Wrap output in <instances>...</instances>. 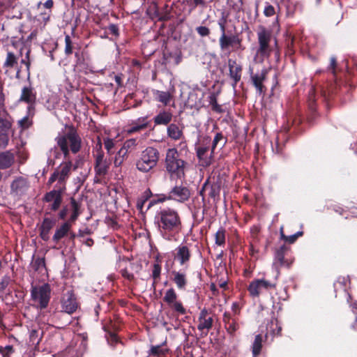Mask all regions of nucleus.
Wrapping results in <instances>:
<instances>
[{"mask_svg": "<svg viewBox=\"0 0 357 357\" xmlns=\"http://www.w3.org/2000/svg\"><path fill=\"white\" fill-rule=\"evenodd\" d=\"M219 45L222 51L227 50L230 47H234L236 50L244 49L242 47V39L237 35L221 34L219 38Z\"/></svg>", "mask_w": 357, "mask_h": 357, "instance_id": "nucleus-14", "label": "nucleus"}, {"mask_svg": "<svg viewBox=\"0 0 357 357\" xmlns=\"http://www.w3.org/2000/svg\"><path fill=\"white\" fill-rule=\"evenodd\" d=\"M168 200H172V199L169 197V192L167 195H161L158 199H152L150 202V205L162 203Z\"/></svg>", "mask_w": 357, "mask_h": 357, "instance_id": "nucleus-56", "label": "nucleus"}, {"mask_svg": "<svg viewBox=\"0 0 357 357\" xmlns=\"http://www.w3.org/2000/svg\"><path fill=\"white\" fill-rule=\"evenodd\" d=\"M18 123L22 128L25 129L28 128L32 123L28 116H24L19 121Z\"/></svg>", "mask_w": 357, "mask_h": 357, "instance_id": "nucleus-59", "label": "nucleus"}, {"mask_svg": "<svg viewBox=\"0 0 357 357\" xmlns=\"http://www.w3.org/2000/svg\"><path fill=\"white\" fill-rule=\"evenodd\" d=\"M167 136L174 140H179L183 135V130L175 123H169L167 128Z\"/></svg>", "mask_w": 357, "mask_h": 357, "instance_id": "nucleus-32", "label": "nucleus"}, {"mask_svg": "<svg viewBox=\"0 0 357 357\" xmlns=\"http://www.w3.org/2000/svg\"><path fill=\"white\" fill-rule=\"evenodd\" d=\"M29 54H30V51H28L26 54L25 59H22L21 60V63H23L26 66L28 79L30 77V67H31V61L29 60Z\"/></svg>", "mask_w": 357, "mask_h": 357, "instance_id": "nucleus-54", "label": "nucleus"}, {"mask_svg": "<svg viewBox=\"0 0 357 357\" xmlns=\"http://www.w3.org/2000/svg\"><path fill=\"white\" fill-rule=\"evenodd\" d=\"M137 145V139L132 138V139H127L124 142L123 148L124 149H126V151H128L129 150L132 151V149H134L135 148V146Z\"/></svg>", "mask_w": 357, "mask_h": 357, "instance_id": "nucleus-51", "label": "nucleus"}, {"mask_svg": "<svg viewBox=\"0 0 357 357\" xmlns=\"http://www.w3.org/2000/svg\"><path fill=\"white\" fill-rule=\"evenodd\" d=\"M93 156L95 158L94 171L96 176L104 177L109 171L111 161L109 159L105 157V153L102 150L101 143L96 145V151Z\"/></svg>", "mask_w": 357, "mask_h": 357, "instance_id": "nucleus-8", "label": "nucleus"}, {"mask_svg": "<svg viewBox=\"0 0 357 357\" xmlns=\"http://www.w3.org/2000/svg\"><path fill=\"white\" fill-rule=\"evenodd\" d=\"M264 14L266 17L273 16L275 14V8L268 3H266L264 10Z\"/></svg>", "mask_w": 357, "mask_h": 357, "instance_id": "nucleus-55", "label": "nucleus"}, {"mask_svg": "<svg viewBox=\"0 0 357 357\" xmlns=\"http://www.w3.org/2000/svg\"><path fill=\"white\" fill-rule=\"evenodd\" d=\"M36 100V93L31 86H24L22 89V93L19 101L25 102L29 105H33Z\"/></svg>", "mask_w": 357, "mask_h": 357, "instance_id": "nucleus-23", "label": "nucleus"}, {"mask_svg": "<svg viewBox=\"0 0 357 357\" xmlns=\"http://www.w3.org/2000/svg\"><path fill=\"white\" fill-rule=\"evenodd\" d=\"M70 204L72 210V213L68 221H70L71 223H74L81 214V202L77 201L74 197H70Z\"/></svg>", "mask_w": 357, "mask_h": 357, "instance_id": "nucleus-31", "label": "nucleus"}, {"mask_svg": "<svg viewBox=\"0 0 357 357\" xmlns=\"http://www.w3.org/2000/svg\"><path fill=\"white\" fill-rule=\"evenodd\" d=\"M73 223L70 221L64 222L59 227H58L52 237V241L57 243L61 239L67 236L71 229Z\"/></svg>", "mask_w": 357, "mask_h": 357, "instance_id": "nucleus-25", "label": "nucleus"}, {"mask_svg": "<svg viewBox=\"0 0 357 357\" xmlns=\"http://www.w3.org/2000/svg\"><path fill=\"white\" fill-rule=\"evenodd\" d=\"M316 101H317V100H316L315 90L313 87H312L309 91L308 98H307V105H308V110H309V114L307 116V121L310 123H312L313 121L317 117Z\"/></svg>", "mask_w": 357, "mask_h": 357, "instance_id": "nucleus-20", "label": "nucleus"}, {"mask_svg": "<svg viewBox=\"0 0 357 357\" xmlns=\"http://www.w3.org/2000/svg\"><path fill=\"white\" fill-rule=\"evenodd\" d=\"M250 79L252 85L256 89L257 93L260 95H264L267 91L266 87L264 84V82L267 79L268 70L266 68H263L260 73H257L254 74L252 69H250Z\"/></svg>", "mask_w": 357, "mask_h": 357, "instance_id": "nucleus-13", "label": "nucleus"}, {"mask_svg": "<svg viewBox=\"0 0 357 357\" xmlns=\"http://www.w3.org/2000/svg\"><path fill=\"white\" fill-rule=\"evenodd\" d=\"M77 307L76 298L73 294L70 295L67 299H64L61 303L62 311L69 314L75 312Z\"/></svg>", "mask_w": 357, "mask_h": 357, "instance_id": "nucleus-29", "label": "nucleus"}, {"mask_svg": "<svg viewBox=\"0 0 357 357\" xmlns=\"http://www.w3.org/2000/svg\"><path fill=\"white\" fill-rule=\"evenodd\" d=\"M208 99L209 104L211 105V108L213 112H215L218 114H222L224 112L222 106L218 103L217 96L214 93L209 96Z\"/></svg>", "mask_w": 357, "mask_h": 357, "instance_id": "nucleus-43", "label": "nucleus"}, {"mask_svg": "<svg viewBox=\"0 0 357 357\" xmlns=\"http://www.w3.org/2000/svg\"><path fill=\"white\" fill-rule=\"evenodd\" d=\"M33 257L32 267L35 271L42 273L43 270H47L45 257H35L34 256Z\"/></svg>", "mask_w": 357, "mask_h": 357, "instance_id": "nucleus-40", "label": "nucleus"}, {"mask_svg": "<svg viewBox=\"0 0 357 357\" xmlns=\"http://www.w3.org/2000/svg\"><path fill=\"white\" fill-rule=\"evenodd\" d=\"M55 225V221L49 218H45L39 227L40 238L47 241L50 239V231Z\"/></svg>", "mask_w": 357, "mask_h": 357, "instance_id": "nucleus-26", "label": "nucleus"}, {"mask_svg": "<svg viewBox=\"0 0 357 357\" xmlns=\"http://www.w3.org/2000/svg\"><path fill=\"white\" fill-rule=\"evenodd\" d=\"M214 151L211 145L210 137H205L195 146L196 155L201 166L206 167L210 166L214 158Z\"/></svg>", "mask_w": 357, "mask_h": 357, "instance_id": "nucleus-7", "label": "nucleus"}, {"mask_svg": "<svg viewBox=\"0 0 357 357\" xmlns=\"http://www.w3.org/2000/svg\"><path fill=\"white\" fill-rule=\"evenodd\" d=\"M105 148L107 151L108 154L112 155L114 153L113 149L114 147V142L113 139L110 138H106L104 139Z\"/></svg>", "mask_w": 357, "mask_h": 357, "instance_id": "nucleus-53", "label": "nucleus"}, {"mask_svg": "<svg viewBox=\"0 0 357 357\" xmlns=\"http://www.w3.org/2000/svg\"><path fill=\"white\" fill-rule=\"evenodd\" d=\"M10 279L8 276H5L0 282V291H4L10 283Z\"/></svg>", "mask_w": 357, "mask_h": 357, "instance_id": "nucleus-63", "label": "nucleus"}, {"mask_svg": "<svg viewBox=\"0 0 357 357\" xmlns=\"http://www.w3.org/2000/svg\"><path fill=\"white\" fill-rule=\"evenodd\" d=\"M168 5L165 4L163 8V10L160 13L159 21L160 22H167L169 21L171 17V13L167 10Z\"/></svg>", "mask_w": 357, "mask_h": 357, "instance_id": "nucleus-48", "label": "nucleus"}, {"mask_svg": "<svg viewBox=\"0 0 357 357\" xmlns=\"http://www.w3.org/2000/svg\"><path fill=\"white\" fill-rule=\"evenodd\" d=\"M169 350L163 349L162 344L151 346L149 355L153 357H162L168 353Z\"/></svg>", "mask_w": 357, "mask_h": 357, "instance_id": "nucleus-39", "label": "nucleus"}, {"mask_svg": "<svg viewBox=\"0 0 357 357\" xmlns=\"http://www.w3.org/2000/svg\"><path fill=\"white\" fill-rule=\"evenodd\" d=\"M150 10L153 11V14H151V17L152 19L153 18H158V20L159 21V17H160V11L158 9V6L155 3H153V7H150Z\"/></svg>", "mask_w": 357, "mask_h": 357, "instance_id": "nucleus-61", "label": "nucleus"}, {"mask_svg": "<svg viewBox=\"0 0 357 357\" xmlns=\"http://www.w3.org/2000/svg\"><path fill=\"white\" fill-rule=\"evenodd\" d=\"M43 201L50 204L48 209L51 211L55 212L58 211L63 201L61 190H52L46 192L43 197Z\"/></svg>", "mask_w": 357, "mask_h": 357, "instance_id": "nucleus-12", "label": "nucleus"}, {"mask_svg": "<svg viewBox=\"0 0 357 357\" xmlns=\"http://www.w3.org/2000/svg\"><path fill=\"white\" fill-rule=\"evenodd\" d=\"M275 287V283H272L265 279H257L250 283L248 291L252 297L258 298L263 293L264 290L268 291Z\"/></svg>", "mask_w": 357, "mask_h": 357, "instance_id": "nucleus-9", "label": "nucleus"}, {"mask_svg": "<svg viewBox=\"0 0 357 357\" xmlns=\"http://www.w3.org/2000/svg\"><path fill=\"white\" fill-rule=\"evenodd\" d=\"M191 246V243H181L176 247L174 250V259L185 268L188 267L189 262L192 257Z\"/></svg>", "mask_w": 357, "mask_h": 357, "instance_id": "nucleus-10", "label": "nucleus"}, {"mask_svg": "<svg viewBox=\"0 0 357 357\" xmlns=\"http://www.w3.org/2000/svg\"><path fill=\"white\" fill-rule=\"evenodd\" d=\"M190 195L191 192L190 189L183 185H175L169 191V197L172 200L179 203L187 202L190 199Z\"/></svg>", "mask_w": 357, "mask_h": 357, "instance_id": "nucleus-15", "label": "nucleus"}, {"mask_svg": "<svg viewBox=\"0 0 357 357\" xmlns=\"http://www.w3.org/2000/svg\"><path fill=\"white\" fill-rule=\"evenodd\" d=\"M12 123L8 119L0 118V139L4 146L8 143V132L11 128Z\"/></svg>", "mask_w": 357, "mask_h": 357, "instance_id": "nucleus-27", "label": "nucleus"}, {"mask_svg": "<svg viewBox=\"0 0 357 357\" xmlns=\"http://www.w3.org/2000/svg\"><path fill=\"white\" fill-rule=\"evenodd\" d=\"M66 160V162H62L60 165L61 170L59 171L60 184H63L66 182L70 174V171L73 167V163L69 160V158Z\"/></svg>", "mask_w": 357, "mask_h": 357, "instance_id": "nucleus-30", "label": "nucleus"}, {"mask_svg": "<svg viewBox=\"0 0 357 357\" xmlns=\"http://www.w3.org/2000/svg\"><path fill=\"white\" fill-rule=\"evenodd\" d=\"M199 324L197 329L199 331H204L206 329L208 331L213 327V319L212 317L208 316V312L206 308L201 310L198 318Z\"/></svg>", "mask_w": 357, "mask_h": 357, "instance_id": "nucleus-21", "label": "nucleus"}, {"mask_svg": "<svg viewBox=\"0 0 357 357\" xmlns=\"http://www.w3.org/2000/svg\"><path fill=\"white\" fill-rule=\"evenodd\" d=\"M227 142V137H225L221 132H217L212 143L211 142L212 149H215L220 143L221 144V147H223L226 144Z\"/></svg>", "mask_w": 357, "mask_h": 357, "instance_id": "nucleus-42", "label": "nucleus"}, {"mask_svg": "<svg viewBox=\"0 0 357 357\" xmlns=\"http://www.w3.org/2000/svg\"><path fill=\"white\" fill-rule=\"evenodd\" d=\"M228 67L229 77L234 82L233 86H235L241 79L243 71L242 66L238 64L236 60L229 59L228 60Z\"/></svg>", "mask_w": 357, "mask_h": 357, "instance_id": "nucleus-19", "label": "nucleus"}, {"mask_svg": "<svg viewBox=\"0 0 357 357\" xmlns=\"http://www.w3.org/2000/svg\"><path fill=\"white\" fill-rule=\"evenodd\" d=\"M226 243V229L220 227L215 234V244L220 247H225Z\"/></svg>", "mask_w": 357, "mask_h": 357, "instance_id": "nucleus-37", "label": "nucleus"}, {"mask_svg": "<svg viewBox=\"0 0 357 357\" xmlns=\"http://www.w3.org/2000/svg\"><path fill=\"white\" fill-rule=\"evenodd\" d=\"M185 164L186 162L181 158V155L176 149L172 148L167 150L165 167L170 179L184 178Z\"/></svg>", "mask_w": 357, "mask_h": 357, "instance_id": "nucleus-3", "label": "nucleus"}, {"mask_svg": "<svg viewBox=\"0 0 357 357\" xmlns=\"http://www.w3.org/2000/svg\"><path fill=\"white\" fill-rule=\"evenodd\" d=\"M280 238L284 241L285 242L292 244L294 243L298 237H301L303 235V231H298L294 234L287 236L284 233L283 227H281L280 229Z\"/></svg>", "mask_w": 357, "mask_h": 357, "instance_id": "nucleus-36", "label": "nucleus"}, {"mask_svg": "<svg viewBox=\"0 0 357 357\" xmlns=\"http://www.w3.org/2000/svg\"><path fill=\"white\" fill-rule=\"evenodd\" d=\"M258 48L256 51L255 59H259L263 62L266 59H268L273 51L271 45L272 39V31L263 25L258 26L257 32Z\"/></svg>", "mask_w": 357, "mask_h": 357, "instance_id": "nucleus-4", "label": "nucleus"}, {"mask_svg": "<svg viewBox=\"0 0 357 357\" xmlns=\"http://www.w3.org/2000/svg\"><path fill=\"white\" fill-rule=\"evenodd\" d=\"M178 296L174 288H170L165 292L163 301L166 303L172 310L178 313L179 314H185L186 310L183 307L182 303L177 301Z\"/></svg>", "mask_w": 357, "mask_h": 357, "instance_id": "nucleus-11", "label": "nucleus"}, {"mask_svg": "<svg viewBox=\"0 0 357 357\" xmlns=\"http://www.w3.org/2000/svg\"><path fill=\"white\" fill-rule=\"evenodd\" d=\"M17 63V57L13 52H8L3 67L13 68Z\"/></svg>", "mask_w": 357, "mask_h": 357, "instance_id": "nucleus-44", "label": "nucleus"}, {"mask_svg": "<svg viewBox=\"0 0 357 357\" xmlns=\"http://www.w3.org/2000/svg\"><path fill=\"white\" fill-rule=\"evenodd\" d=\"M55 141L65 159L69 158L70 152L76 154L82 149V138L73 126H69L66 132L57 136Z\"/></svg>", "mask_w": 357, "mask_h": 357, "instance_id": "nucleus-2", "label": "nucleus"}, {"mask_svg": "<svg viewBox=\"0 0 357 357\" xmlns=\"http://www.w3.org/2000/svg\"><path fill=\"white\" fill-rule=\"evenodd\" d=\"M158 231L162 237L169 241L176 239L182 230L183 225L178 212L171 208H165L158 211L155 215Z\"/></svg>", "mask_w": 357, "mask_h": 357, "instance_id": "nucleus-1", "label": "nucleus"}, {"mask_svg": "<svg viewBox=\"0 0 357 357\" xmlns=\"http://www.w3.org/2000/svg\"><path fill=\"white\" fill-rule=\"evenodd\" d=\"M221 186V181L219 178H218L215 181H213L212 184L211 185L210 192L208 193L209 197L214 200L219 199Z\"/></svg>", "mask_w": 357, "mask_h": 357, "instance_id": "nucleus-35", "label": "nucleus"}, {"mask_svg": "<svg viewBox=\"0 0 357 357\" xmlns=\"http://www.w3.org/2000/svg\"><path fill=\"white\" fill-rule=\"evenodd\" d=\"M58 180V182L59 183V170H55L49 178V180L47 181V185H52L55 181Z\"/></svg>", "mask_w": 357, "mask_h": 357, "instance_id": "nucleus-62", "label": "nucleus"}, {"mask_svg": "<svg viewBox=\"0 0 357 357\" xmlns=\"http://www.w3.org/2000/svg\"><path fill=\"white\" fill-rule=\"evenodd\" d=\"M286 141L285 135L284 133L279 134L276 137L275 146H273V151L278 154H282L284 142Z\"/></svg>", "mask_w": 357, "mask_h": 357, "instance_id": "nucleus-38", "label": "nucleus"}, {"mask_svg": "<svg viewBox=\"0 0 357 357\" xmlns=\"http://www.w3.org/2000/svg\"><path fill=\"white\" fill-rule=\"evenodd\" d=\"M75 48L74 43L69 35L65 36V49L64 52L66 56H70L73 53Z\"/></svg>", "mask_w": 357, "mask_h": 357, "instance_id": "nucleus-45", "label": "nucleus"}, {"mask_svg": "<svg viewBox=\"0 0 357 357\" xmlns=\"http://www.w3.org/2000/svg\"><path fill=\"white\" fill-rule=\"evenodd\" d=\"M336 68H337V59L335 56H333L330 58V64L328 66V70L332 71L333 75L336 74Z\"/></svg>", "mask_w": 357, "mask_h": 357, "instance_id": "nucleus-58", "label": "nucleus"}, {"mask_svg": "<svg viewBox=\"0 0 357 357\" xmlns=\"http://www.w3.org/2000/svg\"><path fill=\"white\" fill-rule=\"evenodd\" d=\"M267 328L273 337L282 335V326L275 317H272L270 323L268 324Z\"/></svg>", "mask_w": 357, "mask_h": 357, "instance_id": "nucleus-33", "label": "nucleus"}, {"mask_svg": "<svg viewBox=\"0 0 357 357\" xmlns=\"http://www.w3.org/2000/svg\"><path fill=\"white\" fill-rule=\"evenodd\" d=\"M107 29L109 31V33L114 36L115 37L119 36V29L117 24H110Z\"/></svg>", "mask_w": 357, "mask_h": 357, "instance_id": "nucleus-57", "label": "nucleus"}, {"mask_svg": "<svg viewBox=\"0 0 357 357\" xmlns=\"http://www.w3.org/2000/svg\"><path fill=\"white\" fill-rule=\"evenodd\" d=\"M52 288L50 284L44 283L40 286L31 285V298L40 310L47 307L51 298Z\"/></svg>", "mask_w": 357, "mask_h": 357, "instance_id": "nucleus-6", "label": "nucleus"}, {"mask_svg": "<svg viewBox=\"0 0 357 357\" xmlns=\"http://www.w3.org/2000/svg\"><path fill=\"white\" fill-rule=\"evenodd\" d=\"M68 212V206H63L62 208V209L58 213L59 218L60 220H65L67 216Z\"/></svg>", "mask_w": 357, "mask_h": 357, "instance_id": "nucleus-64", "label": "nucleus"}, {"mask_svg": "<svg viewBox=\"0 0 357 357\" xmlns=\"http://www.w3.org/2000/svg\"><path fill=\"white\" fill-rule=\"evenodd\" d=\"M289 249L290 248L289 246L286 245H282L276 250L275 259L280 263V266L289 265L284 259V255L286 252L289 250Z\"/></svg>", "mask_w": 357, "mask_h": 357, "instance_id": "nucleus-34", "label": "nucleus"}, {"mask_svg": "<svg viewBox=\"0 0 357 357\" xmlns=\"http://www.w3.org/2000/svg\"><path fill=\"white\" fill-rule=\"evenodd\" d=\"M15 162V155L10 151H6L0 153V169H6L10 168Z\"/></svg>", "mask_w": 357, "mask_h": 357, "instance_id": "nucleus-28", "label": "nucleus"}, {"mask_svg": "<svg viewBox=\"0 0 357 357\" xmlns=\"http://www.w3.org/2000/svg\"><path fill=\"white\" fill-rule=\"evenodd\" d=\"M30 187L28 180L22 176L15 178L10 184L12 192L17 195H24Z\"/></svg>", "mask_w": 357, "mask_h": 357, "instance_id": "nucleus-16", "label": "nucleus"}, {"mask_svg": "<svg viewBox=\"0 0 357 357\" xmlns=\"http://www.w3.org/2000/svg\"><path fill=\"white\" fill-rule=\"evenodd\" d=\"M175 93L174 87L172 86L167 91L160 90H153V95L154 99L159 102H161L164 106H167L174 100Z\"/></svg>", "mask_w": 357, "mask_h": 357, "instance_id": "nucleus-17", "label": "nucleus"}, {"mask_svg": "<svg viewBox=\"0 0 357 357\" xmlns=\"http://www.w3.org/2000/svg\"><path fill=\"white\" fill-rule=\"evenodd\" d=\"M149 123H143L142 125H137L134 121L132 123L130 128L128 130V133L137 132L141 130H144L148 127Z\"/></svg>", "mask_w": 357, "mask_h": 357, "instance_id": "nucleus-49", "label": "nucleus"}, {"mask_svg": "<svg viewBox=\"0 0 357 357\" xmlns=\"http://www.w3.org/2000/svg\"><path fill=\"white\" fill-rule=\"evenodd\" d=\"M173 114L170 110L163 109L153 117L155 126H168L172 120Z\"/></svg>", "mask_w": 357, "mask_h": 357, "instance_id": "nucleus-24", "label": "nucleus"}, {"mask_svg": "<svg viewBox=\"0 0 357 357\" xmlns=\"http://www.w3.org/2000/svg\"><path fill=\"white\" fill-rule=\"evenodd\" d=\"M120 273L121 274L122 277L125 279L132 281L135 280V276L132 273H130L128 272L127 268H123L120 271Z\"/></svg>", "mask_w": 357, "mask_h": 357, "instance_id": "nucleus-60", "label": "nucleus"}, {"mask_svg": "<svg viewBox=\"0 0 357 357\" xmlns=\"http://www.w3.org/2000/svg\"><path fill=\"white\" fill-rule=\"evenodd\" d=\"M135 97V94L134 93H129L128 94L126 97H125V99H124V102L126 104L125 106L127 107V109H129L130 107H137V106H139L141 103V102H136L133 105H132L130 101L132 100V99H134Z\"/></svg>", "mask_w": 357, "mask_h": 357, "instance_id": "nucleus-50", "label": "nucleus"}, {"mask_svg": "<svg viewBox=\"0 0 357 357\" xmlns=\"http://www.w3.org/2000/svg\"><path fill=\"white\" fill-rule=\"evenodd\" d=\"M172 280L175 283L180 290H185L188 284L187 274L184 269L180 271H172L171 272Z\"/></svg>", "mask_w": 357, "mask_h": 357, "instance_id": "nucleus-22", "label": "nucleus"}, {"mask_svg": "<svg viewBox=\"0 0 357 357\" xmlns=\"http://www.w3.org/2000/svg\"><path fill=\"white\" fill-rule=\"evenodd\" d=\"M225 328L227 332L231 335H234L239 328L238 320L236 317L231 315L230 312H225L222 318Z\"/></svg>", "mask_w": 357, "mask_h": 357, "instance_id": "nucleus-18", "label": "nucleus"}, {"mask_svg": "<svg viewBox=\"0 0 357 357\" xmlns=\"http://www.w3.org/2000/svg\"><path fill=\"white\" fill-rule=\"evenodd\" d=\"M162 267L158 263H155L153 266L152 278L154 280L153 284L160 278Z\"/></svg>", "mask_w": 357, "mask_h": 357, "instance_id": "nucleus-47", "label": "nucleus"}, {"mask_svg": "<svg viewBox=\"0 0 357 357\" xmlns=\"http://www.w3.org/2000/svg\"><path fill=\"white\" fill-rule=\"evenodd\" d=\"M195 30L201 37H207L211 34V30L207 26H199L196 27Z\"/></svg>", "mask_w": 357, "mask_h": 357, "instance_id": "nucleus-52", "label": "nucleus"}, {"mask_svg": "<svg viewBox=\"0 0 357 357\" xmlns=\"http://www.w3.org/2000/svg\"><path fill=\"white\" fill-rule=\"evenodd\" d=\"M42 338V335L39 334V331L33 329L30 332L29 341L33 344L38 345Z\"/></svg>", "mask_w": 357, "mask_h": 357, "instance_id": "nucleus-46", "label": "nucleus"}, {"mask_svg": "<svg viewBox=\"0 0 357 357\" xmlns=\"http://www.w3.org/2000/svg\"><path fill=\"white\" fill-rule=\"evenodd\" d=\"M262 348V336L259 334L257 335L255 337L254 342L252 344V354L254 357L257 356L261 350Z\"/></svg>", "mask_w": 357, "mask_h": 357, "instance_id": "nucleus-41", "label": "nucleus"}, {"mask_svg": "<svg viewBox=\"0 0 357 357\" xmlns=\"http://www.w3.org/2000/svg\"><path fill=\"white\" fill-rule=\"evenodd\" d=\"M160 159V153L156 148L146 147L140 153L136 161V168L143 173L151 172L158 165Z\"/></svg>", "mask_w": 357, "mask_h": 357, "instance_id": "nucleus-5", "label": "nucleus"}]
</instances>
